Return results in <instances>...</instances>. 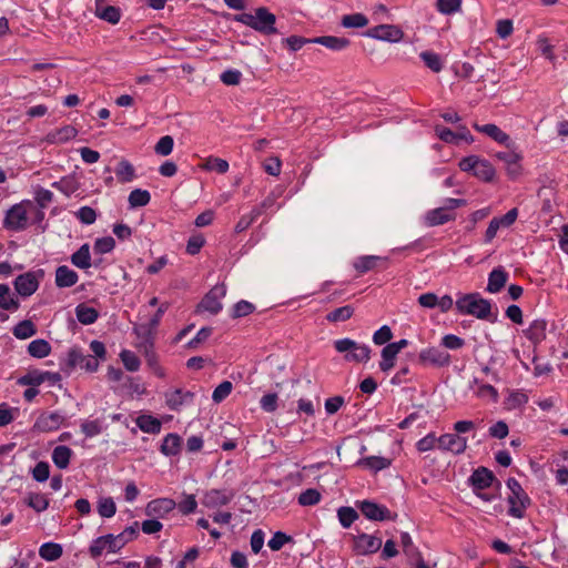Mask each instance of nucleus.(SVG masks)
Wrapping results in <instances>:
<instances>
[{
    "instance_id": "nucleus-6",
    "label": "nucleus",
    "mask_w": 568,
    "mask_h": 568,
    "mask_svg": "<svg viewBox=\"0 0 568 568\" xmlns=\"http://www.w3.org/2000/svg\"><path fill=\"white\" fill-rule=\"evenodd\" d=\"M335 349L338 353H346L345 358L354 362H367L371 357V349L367 345H361L351 338L337 339L334 343Z\"/></svg>"
},
{
    "instance_id": "nucleus-63",
    "label": "nucleus",
    "mask_w": 568,
    "mask_h": 568,
    "mask_svg": "<svg viewBox=\"0 0 568 568\" xmlns=\"http://www.w3.org/2000/svg\"><path fill=\"white\" fill-rule=\"evenodd\" d=\"M393 337L392 329L389 326L384 325L377 329L373 335V341L376 345H384L388 343Z\"/></svg>"
},
{
    "instance_id": "nucleus-17",
    "label": "nucleus",
    "mask_w": 568,
    "mask_h": 568,
    "mask_svg": "<svg viewBox=\"0 0 568 568\" xmlns=\"http://www.w3.org/2000/svg\"><path fill=\"white\" fill-rule=\"evenodd\" d=\"M494 480V473L486 467H478L469 477V483L475 491L490 487Z\"/></svg>"
},
{
    "instance_id": "nucleus-29",
    "label": "nucleus",
    "mask_w": 568,
    "mask_h": 568,
    "mask_svg": "<svg viewBox=\"0 0 568 568\" xmlns=\"http://www.w3.org/2000/svg\"><path fill=\"white\" fill-rule=\"evenodd\" d=\"M71 263L79 268H89L91 266V255L89 244H83L71 255Z\"/></svg>"
},
{
    "instance_id": "nucleus-61",
    "label": "nucleus",
    "mask_w": 568,
    "mask_h": 568,
    "mask_svg": "<svg viewBox=\"0 0 568 568\" xmlns=\"http://www.w3.org/2000/svg\"><path fill=\"white\" fill-rule=\"evenodd\" d=\"M437 136L446 143H458V133L453 132L450 129L442 125L435 126Z\"/></svg>"
},
{
    "instance_id": "nucleus-56",
    "label": "nucleus",
    "mask_w": 568,
    "mask_h": 568,
    "mask_svg": "<svg viewBox=\"0 0 568 568\" xmlns=\"http://www.w3.org/2000/svg\"><path fill=\"white\" fill-rule=\"evenodd\" d=\"M34 200L40 209H45L53 200V193L41 186H37Z\"/></svg>"
},
{
    "instance_id": "nucleus-20",
    "label": "nucleus",
    "mask_w": 568,
    "mask_h": 568,
    "mask_svg": "<svg viewBox=\"0 0 568 568\" xmlns=\"http://www.w3.org/2000/svg\"><path fill=\"white\" fill-rule=\"evenodd\" d=\"M166 404L171 409H179L182 405L189 404L193 400L194 394L190 390L176 388L171 393L165 394Z\"/></svg>"
},
{
    "instance_id": "nucleus-35",
    "label": "nucleus",
    "mask_w": 568,
    "mask_h": 568,
    "mask_svg": "<svg viewBox=\"0 0 568 568\" xmlns=\"http://www.w3.org/2000/svg\"><path fill=\"white\" fill-rule=\"evenodd\" d=\"M473 174L485 182H490L495 176V169L487 160L479 159Z\"/></svg>"
},
{
    "instance_id": "nucleus-49",
    "label": "nucleus",
    "mask_w": 568,
    "mask_h": 568,
    "mask_svg": "<svg viewBox=\"0 0 568 568\" xmlns=\"http://www.w3.org/2000/svg\"><path fill=\"white\" fill-rule=\"evenodd\" d=\"M321 500V493L315 488H308L300 494L298 504L301 506H313Z\"/></svg>"
},
{
    "instance_id": "nucleus-28",
    "label": "nucleus",
    "mask_w": 568,
    "mask_h": 568,
    "mask_svg": "<svg viewBox=\"0 0 568 568\" xmlns=\"http://www.w3.org/2000/svg\"><path fill=\"white\" fill-rule=\"evenodd\" d=\"M75 315L81 324L90 325L98 320L99 312L94 307H90L87 304L82 303L75 307Z\"/></svg>"
},
{
    "instance_id": "nucleus-40",
    "label": "nucleus",
    "mask_w": 568,
    "mask_h": 568,
    "mask_svg": "<svg viewBox=\"0 0 568 568\" xmlns=\"http://www.w3.org/2000/svg\"><path fill=\"white\" fill-rule=\"evenodd\" d=\"M52 187L59 190L67 196H70L79 189V183L71 176H64L60 181L53 182Z\"/></svg>"
},
{
    "instance_id": "nucleus-7",
    "label": "nucleus",
    "mask_w": 568,
    "mask_h": 568,
    "mask_svg": "<svg viewBox=\"0 0 568 568\" xmlns=\"http://www.w3.org/2000/svg\"><path fill=\"white\" fill-rule=\"evenodd\" d=\"M225 294L226 288L224 284L215 285L202 298L197 308L210 312L211 314H217L222 310L221 300L225 296Z\"/></svg>"
},
{
    "instance_id": "nucleus-62",
    "label": "nucleus",
    "mask_w": 568,
    "mask_h": 568,
    "mask_svg": "<svg viewBox=\"0 0 568 568\" xmlns=\"http://www.w3.org/2000/svg\"><path fill=\"white\" fill-rule=\"evenodd\" d=\"M32 476L39 483L45 481L50 476L49 464L45 462H39L32 470Z\"/></svg>"
},
{
    "instance_id": "nucleus-47",
    "label": "nucleus",
    "mask_w": 568,
    "mask_h": 568,
    "mask_svg": "<svg viewBox=\"0 0 568 568\" xmlns=\"http://www.w3.org/2000/svg\"><path fill=\"white\" fill-rule=\"evenodd\" d=\"M200 168H202L203 170H206V171H216V172L223 174V173L227 172L229 163H227V161H225L223 159L210 156L206 160V162L203 163Z\"/></svg>"
},
{
    "instance_id": "nucleus-44",
    "label": "nucleus",
    "mask_w": 568,
    "mask_h": 568,
    "mask_svg": "<svg viewBox=\"0 0 568 568\" xmlns=\"http://www.w3.org/2000/svg\"><path fill=\"white\" fill-rule=\"evenodd\" d=\"M337 517L341 525L344 528L351 527V525L358 518V514L352 507L343 506L337 510Z\"/></svg>"
},
{
    "instance_id": "nucleus-60",
    "label": "nucleus",
    "mask_w": 568,
    "mask_h": 568,
    "mask_svg": "<svg viewBox=\"0 0 568 568\" xmlns=\"http://www.w3.org/2000/svg\"><path fill=\"white\" fill-rule=\"evenodd\" d=\"M205 244V239L201 234L192 235L186 244V253L190 255L197 254Z\"/></svg>"
},
{
    "instance_id": "nucleus-3",
    "label": "nucleus",
    "mask_w": 568,
    "mask_h": 568,
    "mask_svg": "<svg viewBox=\"0 0 568 568\" xmlns=\"http://www.w3.org/2000/svg\"><path fill=\"white\" fill-rule=\"evenodd\" d=\"M33 207V202L23 200L12 205L6 213L3 227L10 231L26 230L29 224L28 213Z\"/></svg>"
},
{
    "instance_id": "nucleus-11",
    "label": "nucleus",
    "mask_w": 568,
    "mask_h": 568,
    "mask_svg": "<svg viewBox=\"0 0 568 568\" xmlns=\"http://www.w3.org/2000/svg\"><path fill=\"white\" fill-rule=\"evenodd\" d=\"M382 547V539L367 534H359L354 537L353 550L356 555H368L376 552Z\"/></svg>"
},
{
    "instance_id": "nucleus-18",
    "label": "nucleus",
    "mask_w": 568,
    "mask_h": 568,
    "mask_svg": "<svg viewBox=\"0 0 568 568\" xmlns=\"http://www.w3.org/2000/svg\"><path fill=\"white\" fill-rule=\"evenodd\" d=\"M474 129L480 133L486 134L487 136L491 138L494 141L506 145L509 148L511 145L510 136L505 133L503 130H500L496 124L488 123L479 125L478 123L473 124Z\"/></svg>"
},
{
    "instance_id": "nucleus-27",
    "label": "nucleus",
    "mask_w": 568,
    "mask_h": 568,
    "mask_svg": "<svg viewBox=\"0 0 568 568\" xmlns=\"http://www.w3.org/2000/svg\"><path fill=\"white\" fill-rule=\"evenodd\" d=\"M182 438L176 434H168L161 445V452L165 456H175L180 453Z\"/></svg>"
},
{
    "instance_id": "nucleus-57",
    "label": "nucleus",
    "mask_w": 568,
    "mask_h": 568,
    "mask_svg": "<svg viewBox=\"0 0 568 568\" xmlns=\"http://www.w3.org/2000/svg\"><path fill=\"white\" fill-rule=\"evenodd\" d=\"M233 385L229 381L222 382L213 392L212 399L215 403L224 400L232 392Z\"/></svg>"
},
{
    "instance_id": "nucleus-23",
    "label": "nucleus",
    "mask_w": 568,
    "mask_h": 568,
    "mask_svg": "<svg viewBox=\"0 0 568 568\" xmlns=\"http://www.w3.org/2000/svg\"><path fill=\"white\" fill-rule=\"evenodd\" d=\"M508 274L503 267L494 268L488 276L486 291L488 293H498L506 285Z\"/></svg>"
},
{
    "instance_id": "nucleus-24",
    "label": "nucleus",
    "mask_w": 568,
    "mask_h": 568,
    "mask_svg": "<svg viewBox=\"0 0 568 568\" xmlns=\"http://www.w3.org/2000/svg\"><path fill=\"white\" fill-rule=\"evenodd\" d=\"M312 43H318L333 51H341L346 49L351 41L344 37L323 36L312 39Z\"/></svg>"
},
{
    "instance_id": "nucleus-36",
    "label": "nucleus",
    "mask_w": 568,
    "mask_h": 568,
    "mask_svg": "<svg viewBox=\"0 0 568 568\" xmlns=\"http://www.w3.org/2000/svg\"><path fill=\"white\" fill-rule=\"evenodd\" d=\"M382 257L379 256H376V255H365V256H361L358 257L355 262H354V268L361 273V274H364L373 268L376 267L377 265V262L381 261Z\"/></svg>"
},
{
    "instance_id": "nucleus-13",
    "label": "nucleus",
    "mask_w": 568,
    "mask_h": 568,
    "mask_svg": "<svg viewBox=\"0 0 568 568\" xmlns=\"http://www.w3.org/2000/svg\"><path fill=\"white\" fill-rule=\"evenodd\" d=\"M438 447L459 455L466 450L467 439L457 434H444L438 437Z\"/></svg>"
},
{
    "instance_id": "nucleus-14",
    "label": "nucleus",
    "mask_w": 568,
    "mask_h": 568,
    "mask_svg": "<svg viewBox=\"0 0 568 568\" xmlns=\"http://www.w3.org/2000/svg\"><path fill=\"white\" fill-rule=\"evenodd\" d=\"M234 497L232 490L226 489H211L205 493L202 504L209 508H216L227 505Z\"/></svg>"
},
{
    "instance_id": "nucleus-55",
    "label": "nucleus",
    "mask_w": 568,
    "mask_h": 568,
    "mask_svg": "<svg viewBox=\"0 0 568 568\" xmlns=\"http://www.w3.org/2000/svg\"><path fill=\"white\" fill-rule=\"evenodd\" d=\"M437 9L444 14H452L460 10L462 0H437Z\"/></svg>"
},
{
    "instance_id": "nucleus-19",
    "label": "nucleus",
    "mask_w": 568,
    "mask_h": 568,
    "mask_svg": "<svg viewBox=\"0 0 568 568\" xmlns=\"http://www.w3.org/2000/svg\"><path fill=\"white\" fill-rule=\"evenodd\" d=\"M455 219L456 214L448 212L445 206L430 210L425 215V222L428 226L443 225L449 221H454Z\"/></svg>"
},
{
    "instance_id": "nucleus-45",
    "label": "nucleus",
    "mask_w": 568,
    "mask_h": 568,
    "mask_svg": "<svg viewBox=\"0 0 568 568\" xmlns=\"http://www.w3.org/2000/svg\"><path fill=\"white\" fill-rule=\"evenodd\" d=\"M27 504L29 507L33 508L37 513L44 511L49 506V499L38 493H31L29 494L27 498Z\"/></svg>"
},
{
    "instance_id": "nucleus-5",
    "label": "nucleus",
    "mask_w": 568,
    "mask_h": 568,
    "mask_svg": "<svg viewBox=\"0 0 568 568\" xmlns=\"http://www.w3.org/2000/svg\"><path fill=\"white\" fill-rule=\"evenodd\" d=\"M126 542H129V539L124 538V534H119L116 536L108 534L93 540L89 548V554L92 558L95 559L100 557L104 550L110 552L119 551L125 546Z\"/></svg>"
},
{
    "instance_id": "nucleus-4",
    "label": "nucleus",
    "mask_w": 568,
    "mask_h": 568,
    "mask_svg": "<svg viewBox=\"0 0 568 568\" xmlns=\"http://www.w3.org/2000/svg\"><path fill=\"white\" fill-rule=\"evenodd\" d=\"M507 487L510 490V495L508 496V514L515 518H524L525 510L530 505L529 496L515 478H509L507 480Z\"/></svg>"
},
{
    "instance_id": "nucleus-39",
    "label": "nucleus",
    "mask_w": 568,
    "mask_h": 568,
    "mask_svg": "<svg viewBox=\"0 0 568 568\" xmlns=\"http://www.w3.org/2000/svg\"><path fill=\"white\" fill-rule=\"evenodd\" d=\"M354 314V307L351 305H345L334 311L329 312L326 315V320L332 323L345 322L349 320Z\"/></svg>"
},
{
    "instance_id": "nucleus-52",
    "label": "nucleus",
    "mask_w": 568,
    "mask_h": 568,
    "mask_svg": "<svg viewBox=\"0 0 568 568\" xmlns=\"http://www.w3.org/2000/svg\"><path fill=\"white\" fill-rule=\"evenodd\" d=\"M116 511V506L111 497L103 498L99 501L98 513L101 517L111 518Z\"/></svg>"
},
{
    "instance_id": "nucleus-37",
    "label": "nucleus",
    "mask_w": 568,
    "mask_h": 568,
    "mask_svg": "<svg viewBox=\"0 0 568 568\" xmlns=\"http://www.w3.org/2000/svg\"><path fill=\"white\" fill-rule=\"evenodd\" d=\"M168 310V304H162L156 313L154 314V316L149 321L148 324L145 325H140L139 329L140 331H144L145 335L150 336V335H154L160 322H161V318L163 316V314L165 313V311Z\"/></svg>"
},
{
    "instance_id": "nucleus-42",
    "label": "nucleus",
    "mask_w": 568,
    "mask_h": 568,
    "mask_svg": "<svg viewBox=\"0 0 568 568\" xmlns=\"http://www.w3.org/2000/svg\"><path fill=\"white\" fill-rule=\"evenodd\" d=\"M341 24L344 28H364L368 24V19L363 13L346 14L342 18Z\"/></svg>"
},
{
    "instance_id": "nucleus-38",
    "label": "nucleus",
    "mask_w": 568,
    "mask_h": 568,
    "mask_svg": "<svg viewBox=\"0 0 568 568\" xmlns=\"http://www.w3.org/2000/svg\"><path fill=\"white\" fill-rule=\"evenodd\" d=\"M37 333L34 324L30 320H24L13 327V335L19 339H26Z\"/></svg>"
},
{
    "instance_id": "nucleus-1",
    "label": "nucleus",
    "mask_w": 568,
    "mask_h": 568,
    "mask_svg": "<svg viewBox=\"0 0 568 568\" xmlns=\"http://www.w3.org/2000/svg\"><path fill=\"white\" fill-rule=\"evenodd\" d=\"M234 20L241 22L262 34H275L277 29L275 28L276 17L265 7H258L254 10V13H240L234 17Z\"/></svg>"
},
{
    "instance_id": "nucleus-8",
    "label": "nucleus",
    "mask_w": 568,
    "mask_h": 568,
    "mask_svg": "<svg viewBox=\"0 0 568 568\" xmlns=\"http://www.w3.org/2000/svg\"><path fill=\"white\" fill-rule=\"evenodd\" d=\"M366 36L382 41L399 42L404 38V32L394 24H379L368 29Z\"/></svg>"
},
{
    "instance_id": "nucleus-33",
    "label": "nucleus",
    "mask_w": 568,
    "mask_h": 568,
    "mask_svg": "<svg viewBox=\"0 0 568 568\" xmlns=\"http://www.w3.org/2000/svg\"><path fill=\"white\" fill-rule=\"evenodd\" d=\"M51 352V346L48 341L39 338L32 341L28 346V353L36 358L47 357Z\"/></svg>"
},
{
    "instance_id": "nucleus-12",
    "label": "nucleus",
    "mask_w": 568,
    "mask_h": 568,
    "mask_svg": "<svg viewBox=\"0 0 568 568\" xmlns=\"http://www.w3.org/2000/svg\"><path fill=\"white\" fill-rule=\"evenodd\" d=\"M14 288L22 297L31 296L39 287V281L33 272H27L14 280Z\"/></svg>"
},
{
    "instance_id": "nucleus-25",
    "label": "nucleus",
    "mask_w": 568,
    "mask_h": 568,
    "mask_svg": "<svg viewBox=\"0 0 568 568\" xmlns=\"http://www.w3.org/2000/svg\"><path fill=\"white\" fill-rule=\"evenodd\" d=\"M546 326L547 323L545 320H535L529 325L525 334L528 339H530L535 344H538L546 337Z\"/></svg>"
},
{
    "instance_id": "nucleus-9",
    "label": "nucleus",
    "mask_w": 568,
    "mask_h": 568,
    "mask_svg": "<svg viewBox=\"0 0 568 568\" xmlns=\"http://www.w3.org/2000/svg\"><path fill=\"white\" fill-rule=\"evenodd\" d=\"M65 420V416L58 412H43L33 424V430L48 433L57 430Z\"/></svg>"
},
{
    "instance_id": "nucleus-32",
    "label": "nucleus",
    "mask_w": 568,
    "mask_h": 568,
    "mask_svg": "<svg viewBox=\"0 0 568 568\" xmlns=\"http://www.w3.org/2000/svg\"><path fill=\"white\" fill-rule=\"evenodd\" d=\"M63 554L62 546L57 542H45L39 549L42 559L53 561L59 559Z\"/></svg>"
},
{
    "instance_id": "nucleus-54",
    "label": "nucleus",
    "mask_w": 568,
    "mask_h": 568,
    "mask_svg": "<svg viewBox=\"0 0 568 568\" xmlns=\"http://www.w3.org/2000/svg\"><path fill=\"white\" fill-rule=\"evenodd\" d=\"M400 544H402L404 552L407 556H409L412 558H417V557L422 556L420 551L414 546L413 539L408 532H402Z\"/></svg>"
},
{
    "instance_id": "nucleus-15",
    "label": "nucleus",
    "mask_w": 568,
    "mask_h": 568,
    "mask_svg": "<svg viewBox=\"0 0 568 568\" xmlns=\"http://www.w3.org/2000/svg\"><path fill=\"white\" fill-rule=\"evenodd\" d=\"M176 507L171 498H158L151 500L145 507V514L151 517L163 518Z\"/></svg>"
},
{
    "instance_id": "nucleus-26",
    "label": "nucleus",
    "mask_w": 568,
    "mask_h": 568,
    "mask_svg": "<svg viewBox=\"0 0 568 568\" xmlns=\"http://www.w3.org/2000/svg\"><path fill=\"white\" fill-rule=\"evenodd\" d=\"M78 131L72 125H65L61 129L48 133L47 141L50 143H63L75 138Z\"/></svg>"
},
{
    "instance_id": "nucleus-50",
    "label": "nucleus",
    "mask_w": 568,
    "mask_h": 568,
    "mask_svg": "<svg viewBox=\"0 0 568 568\" xmlns=\"http://www.w3.org/2000/svg\"><path fill=\"white\" fill-rule=\"evenodd\" d=\"M359 464L373 470H382L390 465V460L385 457L369 456L361 459Z\"/></svg>"
},
{
    "instance_id": "nucleus-43",
    "label": "nucleus",
    "mask_w": 568,
    "mask_h": 568,
    "mask_svg": "<svg viewBox=\"0 0 568 568\" xmlns=\"http://www.w3.org/2000/svg\"><path fill=\"white\" fill-rule=\"evenodd\" d=\"M419 57L426 67L429 68L433 72L438 73L442 71L443 63L440 57L437 53L432 51H423Z\"/></svg>"
},
{
    "instance_id": "nucleus-30",
    "label": "nucleus",
    "mask_w": 568,
    "mask_h": 568,
    "mask_svg": "<svg viewBox=\"0 0 568 568\" xmlns=\"http://www.w3.org/2000/svg\"><path fill=\"white\" fill-rule=\"evenodd\" d=\"M71 456V448L64 445L57 446L52 452V460L60 469H65L69 466Z\"/></svg>"
},
{
    "instance_id": "nucleus-31",
    "label": "nucleus",
    "mask_w": 568,
    "mask_h": 568,
    "mask_svg": "<svg viewBox=\"0 0 568 568\" xmlns=\"http://www.w3.org/2000/svg\"><path fill=\"white\" fill-rule=\"evenodd\" d=\"M51 376L49 372L31 371L18 379V384L37 387L41 385L47 377Z\"/></svg>"
},
{
    "instance_id": "nucleus-48",
    "label": "nucleus",
    "mask_w": 568,
    "mask_h": 568,
    "mask_svg": "<svg viewBox=\"0 0 568 568\" xmlns=\"http://www.w3.org/2000/svg\"><path fill=\"white\" fill-rule=\"evenodd\" d=\"M115 174L119 181L130 182L134 178V168L129 161L122 160L115 170Z\"/></svg>"
},
{
    "instance_id": "nucleus-41",
    "label": "nucleus",
    "mask_w": 568,
    "mask_h": 568,
    "mask_svg": "<svg viewBox=\"0 0 568 568\" xmlns=\"http://www.w3.org/2000/svg\"><path fill=\"white\" fill-rule=\"evenodd\" d=\"M151 195L146 190L135 189L129 195V204L131 207L145 206L149 204Z\"/></svg>"
},
{
    "instance_id": "nucleus-46",
    "label": "nucleus",
    "mask_w": 568,
    "mask_h": 568,
    "mask_svg": "<svg viewBox=\"0 0 568 568\" xmlns=\"http://www.w3.org/2000/svg\"><path fill=\"white\" fill-rule=\"evenodd\" d=\"M398 353H396L390 346L389 344H387L383 349H382V361L379 363V367L383 372H388L389 369H392L395 365V358L397 356Z\"/></svg>"
},
{
    "instance_id": "nucleus-10",
    "label": "nucleus",
    "mask_w": 568,
    "mask_h": 568,
    "mask_svg": "<svg viewBox=\"0 0 568 568\" xmlns=\"http://www.w3.org/2000/svg\"><path fill=\"white\" fill-rule=\"evenodd\" d=\"M418 359L422 364H430L437 367L448 366L452 357L448 352L440 347H428L419 353Z\"/></svg>"
},
{
    "instance_id": "nucleus-34",
    "label": "nucleus",
    "mask_w": 568,
    "mask_h": 568,
    "mask_svg": "<svg viewBox=\"0 0 568 568\" xmlns=\"http://www.w3.org/2000/svg\"><path fill=\"white\" fill-rule=\"evenodd\" d=\"M136 425L141 430L149 434H158L161 430V422L150 415H141L136 419Z\"/></svg>"
},
{
    "instance_id": "nucleus-64",
    "label": "nucleus",
    "mask_w": 568,
    "mask_h": 568,
    "mask_svg": "<svg viewBox=\"0 0 568 568\" xmlns=\"http://www.w3.org/2000/svg\"><path fill=\"white\" fill-rule=\"evenodd\" d=\"M255 310L254 305L247 301H240L233 307L232 316L234 318L243 317L251 314Z\"/></svg>"
},
{
    "instance_id": "nucleus-53",
    "label": "nucleus",
    "mask_w": 568,
    "mask_h": 568,
    "mask_svg": "<svg viewBox=\"0 0 568 568\" xmlns=\"http://www.w3.org/2000/svg\"><path fill=\"white\" fill-rule=\"evenodd\" d=\"M174 145V140L171 135L162 136L154 146V151L156 154L166 156L171 154Z\"/></svg>"
},
{
    "instance_id": "nucleus-58",
    "label": "nucleus",
    "mask_w": 568,
    "mask_h": 568,
    "mask_svg": "<svg viewBox=\"0 0 568 568\" xmlns=\"http://www.w3.org/2000/svg\"><path fill=\"white\" fill-rule=\"evenodd\" d=\"M292 541V537L282 531H276L267 545L273 551L280 550L285 544Z\"/></svg>"
},
{
    "instance_id": "nucleus-51",
    "label": "nucleus",
    "mask_w": 568,
    "mask_h": 568,
    "mask_svg": "<svg viewBox=\"0 0 568 568\" xmlns=\"http://www.w3.org/2000/svg\"><path fill=\"white\" fill-rule=\"evenodd\" d=\"M120 357H121V361H122L124 367L129 372H136L140 368V364H141L140 359L133 352L123 349L120 353Z\"/></svg>"
},
{
    "instance_id": "nucleus-59",
    "label": "nucleus",
    "mask_w": 568,
    "mask_h": 568,
    "mask_svg": "<svg viewBox=\"0 0 568 568\" xmlns=\"http://www.w3.org/2000/svg\"><path fill=\"white\" fill-rule=\"evenodd\" d=\"M115 246V241L112 236H105V237H101V239H98L95 242H94V251L97 253H100V254H105V253H109L111 252Z\"/></svg>"
},
{
    "instance_id": "nucleus-2",
    "label": "nucleus",
    "mask_w": 568,
    "mask_h": 568,
    "mask_svg": "<svg viewBox=\"0 0 568 568\" xmlns=\"http://www.w3.org/2000/svg\"><path fill=\"white\" fill-rule=\"evenodd\" d=\"M456 308L460 314L471 315L479 320H488L491 304L488 300L480 297L478 293H470L463 295L456 301Z\"/></svg>"
},
{
    "instance_id": "nucleus-22",
    "label": "nucleus",
    "mask_w": 568,
    "mask_h": 568,
    "mask_svg": "<svg viewBox=\"0 0 568 568\" xmlns=\"http://www.w3.org/2000/svg\"><path fill=\"white\" fill-rule=\"evenodd\" d=\"M79 275L67 265H61L55 270V285L59 288L71 287L77 284Z\"/></svg>"
},
{
    "instance_id": "nucleus-16",
    "label": "nucleus",
    "mask_w": 568,
    "mask_h": 568,
    "mask_svg": "<svg viewBox=\"0 0 568 568\" xmlns=\"http://www.w3.org/2000/svg\"><path fill=\"white\" fill-rule=\"evenodd\" d=\"M358 507L367 519L382 521L392 518L389 509L376 503L364 500Z\"/></svg>"
},
{
    "instance_id": "nucleus-21",
    "label": "nucleus",
    "mask_w": 568,
    "mask_h": 568,
    "mask_svg": "<svg viewBox=\"0 0 568 568\" xmlns=\"http://www.w3.org/2000/svg\"><path fill=\"white\" fill-rule=\"evenodd\" d=\"M104 0H97L95 1V14L100 19L116 24L120 21L121 18V11L119 8L113 6H103Z\"/></svg>"
}]
</instances>
